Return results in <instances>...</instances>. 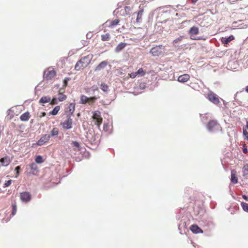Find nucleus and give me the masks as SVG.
Here are the masks:
<instances>
[{
  "mask_svg": "<svg viewBox=\"0 0 248 248\" xmlns=\"http://www.w3.org/2000/svg\"><path fill=\"white\" fill-rule=\"evenodd\" d=\"M246 90L248 93V86L246 87Z\"/></svg>",
  "mask_w": 248,
  "mask_h": 248,
  "instance_id": "nucleus-59",
  "label": "nucleus"
},
{
  "mask_svg": "<svg viewBox=\"0 0 248 248\" xmlns=\"http://www.w3.org/2000/svg\"><path fill=\"white\" fill-rule=\"evenodd\" d=\"M93 56L92 55H88L82 57L79 60V62L82 64V67H86L91 62Z\"/></svg>",
  "mask_w": 248,
  "mask_h": 248,
  "instance_id": "nucleus-5",
  "label": "nucleus"
},
{
  "mask_svg": "<svg viewBox=\"0 0 248 248\" xmlns=\"http://www.w3.org/2000/svg\"><path fill=\"white\" fill-rule=\"evenodd\" d=\"M243 152L245 154H247L248 152V149L246 148L243 149Z\"/></svg>",
  "mask_w": 248,
  "mask_h": 248,
  "instance_id": "nucleus-56",
  "label": "nucleus"
},
{
  "mask_svg": "<svg viewBox=\"0 0 248 248\" xmlns=\"http://www.w3.org/2000/svg\"><path fill=\"white\" fill-rule=\"evenodd\" d=\"M0 161L3 166H7L10 162L9 158L7 157L1 158Z\"/></svg>",
  "mask_w": 248,
  "mask_h": 248,
  "instance_id": "nucleus-28",
  "label": "nucleus"
},
{
  "mask_svg": "<svg viewBox=\"0 0 248 248\" xmlns=\"http://www.w3.org/2000/svg\"><path fill=\"white\" fill-rule=\"evenodd\" d=\"M46 112H42L41 113V115H40V118H42V117H44V116H46Z\"/></svg>",
  "mask_w": 248,
  "mask_h": 248,
  "instance_id": "nucleus-53",
  "label": "nucleus"
},
{
  "mask_svg": "<svg viewBox=\"0 0 248 248\" xmlns=\"http://www.w3.org/2000/svg\"><path fill=\"white\" fill-rule=\"evenodd\" d=\"M191 190V189H190V188H188V189H186V191H189V190Z\"/></svg>",
  "mask_w": 248,
  "mask_h": 248,
  "instance_id": "nucleus-63",
  "label": "nucleus"
},
{
  "mask_svg": "<svg viewBox=\"0 0 248 248\" xmlns=\"http://www.w3.org/2000/svg\"><path fill=\"white\" fill-rule=\"evenodd\" d=\"M189 223V220H187V221L185 219H182L178 225V229L179 230L180 233L181 234L186 233V231H187V222Z\"/></svg>",
  "mask_w": 248,
  "mask_h": 248,
  "instance_id": "nucleus-4",
  "label": "nucleus"
},
{
  "mask_svg": "<svg viewBox=\"0 0 248 248\" xmlns=\"http://www.w3.org/2000/svg\"><path fill=\"white\" fill-rule=\"evenodd\" d=\"M88 101V97H87L86 96L82 94L80 96V104H86Z\"/></svg>",
  "mask_w": 248,
  "mask_h": 248,
  "instance_id": "nucleus-31",
  "label": "nucleus"
},
{
  "mask_svg": "<svg viewBox=\"0 0 248 248\" xmlns=\"http://www.w3.org/2000/svg\"><path fill=\"white\" fill-rule=\"evenodd\" d=\"M92 36V35L91 33H88L87 34H86V37H87V38L88 39H90Z\"/></svg>",
  "mask_w": 248,
  "mask_h": 248,
  "instance_id": "nucleus-52",
  "label": "nucleus"
},
{
  "mask_svg": "<svg viewBox=\"0 0 248 248\" xmlns=\"http://www.w3.org/2000/svg\"><path fill=\"white\" fill-rule=\"evenodd\" d=\"M243 135L245 137V139L248 140V132L245 130H243Z\"/></svg>",
  "mask_w": 248,
  "mask_h": 248,
  "instance_id": "nucleus-51",
  "label": "nucleus"
},
{
  "mask_svg": "<svg viewBox=\"0 0 248 248\" xmlns=\"http://www.w3.org/2000/svg\"><path fill=\"white\" fill-rule=\"evenodd\" d=\"M110 38V34L108 33L103 34L101 36V39L103 41H106L109 40Z\"/></svg>",
  "mask_w": 248,
  "mask_h": 248,
  "instance_id": "nucleus-34",
  "label": "nucleus"
},
{
  "mask_svg": "<svg viewBox=\"0 0 248 248\" xmlns=\"http://www.w3.org/2000/svg\"><path fill=\"white\" fill-rule=\"evenodd\" d=\"M97 98L98 97L96 96H92L88 98V101L92 103H93L95 102Z\"/></svg>",
  "mask_w": 248,
  "mask_h": 248,
  "instance_id": "nucleus-42",
  "label": "nucleus"
},
{
  "mask_svg": "<svg viewBox=\"0 0 248 248\" xmlns=\"http://www.w3.org/2000/svg\"><path fill=\"white\" fill-rule=\"evenodd\" d=\"M190 78L189 75L185 74L179 76L178 77L177 81L179 82L185 83Z\"/></svg>",
  "mask_w": 248,
  "mask_h": 248,
  "instance_id": "nucleus-15",
  "label": "nucleus"
},
{
  "mask_svg": "<svg viewBox=\"0 0 248 248\" xmlns=\"http://www.w3.org/2000/svg\"><path fill=\"white\" fill-rule=\"evenodd\" d=\"M72 115H66L67 119L65 120L68 123H69L71 124H73V120L71 118Z\"/></svg>",
  "mask_w": 248,
  "mask_h": 248,
  "instance_id": "nucleus-44",
  "label": "nucleus"
},
{
  "mask_svg": "<svg viewBox=\"0 0 248 248\" xmlns=\"http://www.w3.org/2000/svg\"><path fill=\"white\" fill-rule=\"evenodd\" d=\"M108 124L104 123L103 124V130L105 131H107L108 130Z\"/></svg>",
  "mask_w": 248,
  "mask_h": 248,
  "instance_id": "nucleus-49",
  "label": "nucleus"
},
{
  "mask_svg": "<svg viewBox=\"0 0 248 248\" xmlns=\"http://www.w3.org/2000/svg\"><path fill=\"white\" fill-rule=\"evenodd\" d=\"M59 94L60 95V96H59V97L58 98V100L59 101H63L65 100L67 98V96L66 95H65L61 93H59Z\"/></svg>",
  "mask_w": 248,
  "mask_h": 248,
  "instance_id": "nucleus-36",
  "label": "nucleus"
},
{
  "mask_svg": "<svg viewBox=\"0 0 248 248\" xmlns=\"http://www.w3.org/2000/svg\"><path fill=\"white\" fill-rule=\"evenodd\" d=\"M92 90L93 92H94L96 90H98V88L96 86H93L92 87Z\"/></svg>",
  "mask_w": 248,
  "mask_h": 248,
  "instance_id": "nucleus-55",
  "label": "nucleus"
},
{
  "mask_svg": "<svg viewBox=\"0 0 248 248\" xmlns=\"http://www.w3.org/2000/svg\"><path fill=\"white\" fill-rule=\"evenodd\" d=\"M241 205L243 210L248 213V203H245L244 202H242L241 203Z\"/></svg>",
  "mask_w": 248,
  "mask_h": 248,
  "instance_id": "nucleus-37",
  "label": "nucleus"
},
{
  "mask_svg": "<svg viewBox=\"0 0 248 248\" xmlns=\"http://www.w3.org/2000/svg\"><path fill=\"white\" fill-rule=\"evenodd\" d=\"M85 67H82V64L80 62H79V61H78L75 66V69L77 71H78L80 69H84Z\"/></svg>",
  "mask_w": 248,
  "mask_h": 248,
  "instance_id": "nucleus-33",
  "label": "nucleus"
},
{
  "mask_svg": "<svg viewBox=\"0 0 248 248\" xmlns=\"http://www.w3.org/2000/svg\"><path fill=\"white\" fill-rule=\"evenodd\" d=\"M51 101V97L49 96H44L42 97L39 101V104H45L46 103H50Z\"/></svg>",
  "mask_w": 248,
  "mask_h": 248,
  "instance_id": "nucleus-23",
  "label": "nucleus"
},
{
  "mask_svg": "<svg viewBox=\"0 0 248 248\" xmlns=\"http://www.w3.org/2000/svg\"><path fill=\"white\" fill-rule=\"evenodd\" d=\"M242 198L246 201H248V197L245 195H244L242 196Z\"/></svg>",
  "mask_w": 248,
  "mask_h": 248,
  "instance_id": "nucleus-54",
  "label": "nucleus"
},
{
  "mask_svg": "<svg viewBox=\"0 0 248 248\" xmlns=\"http://www.w3.org/2000/svg\"><path fill=\"white\" fill-rule=\"evenodd\" d=\"M137 76V74H136V72H132L129 74L130 77L132 78H134Z\"/></svg>",
  "mask_w": 248,
  "mask_h": 248,
  "instance_id": "nucleus-48",
  "label": "nucleus"
},
{
  "mask_svg": "<svg viewBox=\"0 0 248 248\" xmlns=\"http://www.w3.org/2000/svg\"><path fill=\"white\" fill-rule=\"evenodd\" d=\"M30 113L28 111L23 113L20 117V119L22 121H27L30 118Z\"/></svg>",
  "mask_w": 248,
  "mask_h": 248,
  "instance_id": "nucleus-24",
  "label": "nucleus"
},
{
  "mask_svg": "<svg viewBox=\"0 0 248 248\" xmlns=\"http://www.w3.org/2000/svg\"><path fill=\"white\" fill-rule=\"evenodd\" d=\"M205 126L208 131L212 133L215 131L217 126V121L210 119Z\"/></svg>",
  "mask_w": 248,
  "mask_h": 248,
  "instance_id": "nucleus-3",
  "label": "nucleus"
},
{
  "mask_svg": "<svg viewBox=\"0 0 248 248\" xmlns=\"http://www.w3.org/2000/svg\"><path fill=\"white\" fill-rule=\"evenodd\" d=\"M243 173L245 174V172H248V164L245 165L243 168Z\"/></svg>",
  "mask_w": 248,
  "mask_h": 248,
  "instance_id": "nucleus-50",
  "label": "nucleus"
},
{
  "mask_svg": "<svg viewBox=\"0 0 248 248\" xmlns=\"http://www.w3.org/2000/svg\"><path fill=\"white\" fill-rule=\"evenodd\" d=\"M70 79H71L70 78H69V77L65 78L63 80V86L66 87L67 85L68 81H69Z\"/></svg>",
  "mask_w": 248,
  "mask_h": 248,
  "instance_id": "nucleus-45",
  "label": "nucleus"
},
{
  "mask_svg": "<svg viewBox=\"0 0 248 248\" xmlns=\"http://www.w3.org/2000/svg\"><path fill=\"white\" fill-rule=\"evenodd\" d=\"M33 120H31V123H33Z\"/></svg>",
  "mask_w": 248,
  "mask_h": 248,
  "instance_id": "nucleus-62",
  "label": "nucleus"
},
{
  "mask_svg": "<svg viewBox=\"0 0 248 248\" xmlns=\"http://www.w3.org/2000/svg\"><path fill=\"white\" fill-rule=\"evenodd\" d=\"M59 133V130L58 128L54 127L50 131V134H47L48 136H50V138L52 137H55L58 136Z\"/></svg>",
  "mask_w": 248,
  "mask_h": 248,
  "instance_id": "nucleus-27",
  "label": "nucleus"
},
{
  "mask_svg": "<svg viewBox=\"0 0 248 248\" xmlns=\"http://www.w3.org/2000/svg\"><path fill=\"white\" fill-rule=\"evenodd\" d=\"M80 113H78L77 114V116H78V117H80Z\"/></svg>",
  "mask_w": 248,
  "mask_h": 248,
  "instance_id": "nucleus-60",
  "label": "nucleus"
},
{
  "mask_svg": "<svg viewBox=\"0 0 248 248\" xmlns=\"http://www.w3.org/2000/svg\"><path fill=\"white\" fill-rule=\"evenodd\" d=\"M246 127L248 129V120L247 121Z\"/></svg>",
  "mask_w": 248,
  "mask_h": 248,
  "instance_id": "nucleus-58",
  "label": "nucleus"
},
{
  "mask_svg": "<svg viewBox=\"0 0 248 248\" xmlns=\"http://www.w3.org/2000/svg\"><path fill=\"white\" fill-rule=\"evenodd\" d=\"M75 110V104L71 103L65 110L66 115H73Z\"/></svg>",
  "mask_w": 248,
  "mask_h": 248,
  "instance_id": "nucleus-12",
  "label": "nucleus"
},
{
  "mask_svg": "<svg viewBox=\"0 0 248 248\" xmlns=\"http://www.w3.org/2000/svg\"><path fill=\"white\" fill-rule=\"evenodd\" d=\"M143 13V9L141 8L140 7V10L137 13H133V15H134L135 14H137V18H136V22L137 23H140L141 22L142 20V14Z\"/></svg>",
  "mask_w": 248,
  "mask_h": 248,
  "instance_id": "nucleus-16",
  "label": "nucleus"
},
{
  "mask_svg": "<svg viewBox=\"0 0 248 248\" xmlns=\"http://www.w3.org/2000/svg\"><path fill=\"white\" fill-rule=\"evenodd\" d=\"M126 46V44L125 43L121 42L115 48L114 51L116 53H119Z\"/></svg>",
  "mask_w": 248,
  "mask_h": 248,
  "instance_id": "nucleus-19",
  "label": "nucleus"
},
{
  "mask_svg": "<svg viewBox=\"0 0 248 248\" xmlns=\"http://www.w3.org/2000/svg\"><path fill=\"white\" fill-rule=\"evenodd\" d=\"M58 98L53 97L52 100L51 99L50 104L51 105L57 104H58Z\"/></svg>",
  "mask_w": 248,
  "mask_h": 248,
  "instance_id": "nucleus-43",
  "label": "nucleus"
},
{
  "mask_svg": "<svg viewBox=\"0 0 248 248\" xmlns=\"http://www.w3.org/2000/svg\"><path fill=\"white\" fill-rule=\"evenodd\" d=\"M149 85V80L147 78H144L139 81V88L140 90H143L146 88H148Z\"/></svg>",
  "mask_w": 248,
  "mask_h": 248,
  "instance_id": "nucleus-11",
  "label": "nucleus"
},
{
  "mask_svg": "<svg viewBox=\"0 0 248 248\" xmlns=\"http://www.w3.org/2000/svg\"><path fill=\"white\" fill-rule=\"evenodd\" d=\"M31 194L28 192H23L20 193V199L24 202H28L31 200Z\"/></svg>",
  "mask_w": 248,
  "mask_h": 248,
  "instance_id": "nucleus-7",
  "label": "nucleus"
},
{
  "mask_svg": "<svg viewBox=\"0 0 248 248\" xmlns=\"http://www.w3.org/2000/svg\"><path fill=\"white\" fill-rule=\"evenodd\" d=\"M101 89L105 92H107L108 90V86L107 84L105 83H101Z\"/></svg>",
  "mask_w": 248,
  "mask_h": 248,
  "instance_id": "nucleus-35",
  "label": "nucleus"
},
{
  "mask_svg": "<svg viewBox=\"0 0 248 248\" xmlns=\"http://www.w3.org/2000/svg\"><path fill=\"white\" fill-rule=\"evenodd\" d=\"M218 107L219 108H221L223 110H224L225 112L227 114L228 113V106L229 103L225 102L223 99L221 98L218 97Z\"/></svg>",
  "mask_w": 248,
  "mask_h": 248,
  "instance_id": "nucleus-6",
  "label": "nucleus"
},
{
  "mask_svg": "<svg viewBox=\"0 0 248 248\" xmlns=\"http://www.w3.org/2000/svg\"><path fill=\"white\" fill-rule=\"evenodd\" d=\"M30 169L32 172H27V175H35L38 172V166L35 163L32 162L29 165Z\"/></svg>",
  "mask_w": 248,
  "mask_h": 248,
  "instance_id": "nucleus-10",
  "label": "nucleus"
},
{
  "mask_svg": "<svg viewBox=\"0 0 248 248\" xmlns=\"http://www.w3.org/2000/svg\"><path fill=\"white\" fill-rule=\"evenodd\" d=\"M231 183L235 184L238 183V179L236 175V171L234 170H231Z\"/></svg>",
  "mask_w": 248,
  "mask_h": 248,
  "instance_id": "nucleus-22",
  "label": "nucleus"
},
{
  "mask_svg": "<svg viewBox=\"0 0 248 248\" xmlns=\"http://www.w3.org/2000/svg\"><path fill=\"white\" fill-rule=\"evenodd\" d=\"M191 231L195 234L202 233L203 232L202 230L200 228L197 224H193L190 227Z\"/></svg>",
  "mask_w": 248,
  "mask_h": 248,
  "instance_id": "nucleus-13",
  "label": "nucleus"
},
{
  "mask_svg": "<svg viewBox=\"0 0 248 248\" xmlns=\"http://www.w3.org/2000/svg\"><path fill=\"white\" fill-rule=\"evenodd\" d=\"M207 98L211 102H213L215 104H217V97L215 93H211L208 94Z\"/></svg>",
  "mask_w": 248,
  "mask_h": 248,
  "instance_id": "nucleus-18",
  "label": "nucleus"
},
{
  "mask_svg": "<svg viewBox=\"0 0 248 248\" xmlns=\"http://www.w3.org/2000/svg\"><path fill=\"white\" fill-rule=\"evenodd\" d=\"M176 217H177V218H178V219H179V218H180V217H178V216H176Z\"/></svg>",
  "mask_w": 248,
  "mask_h": 248,
  "instance_id": "nucleus-64",
  "label": "nucleus"
},
{
  "mask_svg": "<svg viewBox=\"0 0 248 248\" xmlns=\"http://www.w3.org/2000/svg\"><path fill=\"white\" fill-rule=\"evenodd\" d=\"M56 75V72L54 70H52L47 71V73L46 75L45 78L46 80H50L51 79Z\"/></svg>",
  "mask_w": 248,
  "mask_h": 248,
  "instance_id": "nucleus-20",
  "label": "nucleus"
},
{
  "mask_svg": "<svg viewBox=\"0 0 248 248\" xmlns=\"http://www.w3.org/2000/svg\"><path fill=\"white\" fill-rule=\"evenodd\" d=\"M108 64V62L107 61H104L101 62L95 68V71H99L104 68Z\"/></svg>",
  "mask_w": 248,
  "mask_h": 248,
  "instance_id": "nucleus-17",
  "label": "nucleus"
},
{
  "mask_svg": "<svg viewBox=\"0 0 248 248\" xmlns=\"http://www.w3.org/2000/svg\"><path fill=\"white\" fill-rule=\"evenodd\" d=\"M136 72V74L139 76H143L145 74V72L143 71V69L142 68H140L138 70V71Z\"/></svg>",
  "mask_w": 248,
  "mask_h": 248,
  "instance_id": "nucleus-38",
  "label": "nucleus"
},
{
  "mask_svg": "<svg viewBox=\"0 0 248 248\" xmlns=\"http://www.w3.org/2000/svg\"><path fill=\"white\" fill-rule=\"evenodd\" d=\"M188 33L190 35V38L193 40H204L203 37H196V35L199 33V29L195 26H193L189 29Z\"/></svg>",
  "mask_w": 248,
  "mask_h": 248,
  "instance_id": "nucleus-2",
  "label": "nucleus"
},
{
  "mask_svg": "<svg viewBox=\"0 0 248 248\" xmlns=\"http://www.w3.org/2000/svg\"><path fill=\"white\" fill-rule=\"evenodd\" d=\"M12 212L11 213V215L12 216H14L16 214V203H14V204H12Z\"/></svg>",
  "mask_w": 248,
  "mask_h": 248,
  "instance_id": "nucleus-40",
  "label": "nucleus"
},
{
  "mask_svg": "<svg viewBox=\"0 0 248 248\" xmlns=\"http://www.w3.org/2000/svg\"><path fill=\"white\" fill-rule=\"evenodd\" d=\"M97 111H95V112L94 113V114H94V115H96V114H97Z\"/></svg>",
  "mask_w": 248,
  "mask_h": 248,
  "instance_id": "nucleus-61",
  "label": "nucleus"
},
{
  "mask_svg": "<svg viewBox=\"0 0 248 248\" xmlns=\"http://www.w3.org/2000/svg\"><path fill=\"white\" fill-rule=\"evenodd\" d=\"M60 106H57L54 107V108L49 112V115H52L53 116L56 115L59 110H60Z\"/></svg>",
  "mask_w": 248,
  "mask_h": 248,
  "instance_id": "nucleus-29",
  "label": "nucleus"
},
{
  "mask_svg": "<svg viewBox=\"0 0 248 248\" xmlns=\"http://www.w3.org/2000/svg\"><path fill=\"white\" fill-rule=\"evenodd\" d=\"M201 121L203 124H206L210 119L212 118V115L209 113H205V114H201Z\"/></svg>",
  "mask_w": 248,
  "mask_h": 248,
  "instance_id": "nucleus-14",
  "label": "nucleus"
},
{
  "mask_svg": "<svg viewBox=\"0 0 248 248\" xmlns=\"http://www.w3.org/2000/svg\"><path fill=\"white\" fill-rule=\"evenodd\" d=\"M234 36L232 35L229 36V37H222L220 39V40L222 44H227L230 43L231 41L234 39Z\"/></svg>",
  "mask_w": 248,
  "mask_h": 248,
  "instance_id": "nucleus-21",
  "label": "nucleus"
},
{
  "mask_svg": "<svg viewBox=\"0 0 248 248\" xmlns=\"http://www.w3.org/2000/svg\"><path fill=\"white\" fill-rule=\"evenodd\" d=\"M49 140L50 136H48L47 134H45L41 137V138L39 140L37 141L36 144L37 145L41 146L48 141Z\"/></svg>",
  "mask_w": 248,
  "mask_h": 248,
  "instance_id": "nucleus-9",
  "label": "nucleus"
},
{
  "mask_svg": "<svg viewBox=\"0 0 248 248\" xmlns=\"http://www.w3.org/2000/svg\"><path fill=\"white\" fill-rule=\"evenodd\" d=\"M120 22V20L119 19H115L113 21H112L111 22H110V25H109V27H113L117 25L118 24V23H119Z\"/></svg>",
  "mask_w": 248,
  "mask_h": 248,
  "instance_id": "nucleus-39",
  "label": "nucleus"
},
{
  "mask_svg": "<svg viewBox=\"0 0 248 248\" xmlns=\"http://www.w3.org/2000/svg\"><path fill=\"white\" fill-rule=\"evenodd\" d=\"M35 161L36 163L40 164L43 162L42 156L40 155H37L35 158Z\"/></svg>",
  "mask_w": 248,
  "mask_h": 248,
  "instance_id": "nucleus-32",
  "label": "nucleus"
},
{
  "mask_svg": "<svg viewBox=\"0 0 248 248\" xmlns=\"http://www.w3.org/2000/svg\"><path fill=\"white\" fill-rule=\"evenodd\" d=\"M184 38V36H180L179 37L176 38L173 41V45L175 47H178L179 46L177 45V44L182 40Z\"/></svg>",
  "mask_w": 248,
  "mask_h": 248,
  "instance_id": "nucleus-30",
  "label": "nucleus"
},
{
  "mask_svg": "<svg viewBox=\"0 0 248 248\" xmlns=\"http://www.w3.org/2000/svg\"><path fill=\"white\" fill-rule=\"evenodd\" d=\"M12 181L11 180H9L8 181H5V183L3 184V187L4 188H5V187H7L10 186L11 185Z\"/></svg>",
  "mask_w": 248,
  "mask_h": 248,
  "instance_id": "nucleus-41",
  "label": "nucleus"
},
{
  "mask_svg": "<svg viewBox=\"0 0 248 248\" xmlns=\"http://www.w3.org/2000/svg\"><path fill=\"white\" fill-rule=\"evenodd\" d=\"M165 46L159 45L152 47L150 52L153 56H159L165 53Z\"/></svg>",
  "mask_w": 248,
  "mask_h": 248,
  "instance_id": "nucleus-1",
  "label": "nucleus"
},
{
  "mask_svg": "<svg viewBox=\"0 0 248 248\" xmlns=\"http://www.w3.org/2000/svg\"><path fill=\"white\" fill-rule=\"evenodd\" d=\"M124 10L125 12V14L128 15L130 14V12L131 10V8L129 6H125L124 7Z\"/></svg>",
  "mask_w": 248,
  "mask_h": 248,
  "instance_id": "nucleus-46",
  "label": "nucleus"
},
{
  "mask_svg": "<svg viewBox=\"0 0 248 248\" xmlns=\"http://www.w3.org/2000/svg\"><path fill=\"white\" fill-rule=\"evenodd\" d=\"M86 137L91 143H95L96 136L93 131L89 130V132L87 133Z\"/></svg>",
  "mask_w": 248,
  "mask_h": 248,
  "instance_id": "nucleus-8",
  "label": "nucleus"
},
{
  "mask_svg": "<svg viewBox=\"0 0 248 248\" xmlns=\"http://www.w3.org/2000/svg\"><path fill=\"white\" fill-rule=\"evenodd\" d=\"M71 145L74 147V150H77L78 151H80L81 150V147L79 143L77 141H72L71 142Z\"/></svg>",
  "mask_w": 248,
  "mask_h": 248,
  "instance_id": "nucleus-25",
  "label": "nucleus"
},
{
  "mask_svg": "<svg viewBox=\"0 0 248 248\" xmlns=\"http://www.w3.org/2000/svg\"><path fill=\"white\" fill-rule=\"evenodd\" d=\"M20 170V166H16L15 169V170L16 171V176H15L16 178H17L18 176L19 173V170Z\"/></svg>",
  "mask_w": 248,
  "mask_h": 248,
  "instance_id": "nucleus-47",
  "label": "nucleus"
},
{
  "mask_svg": "<svg viewBox=\"0 0 248 248\" xmlns=\"http://www.w3.org/2000/svg\"><path fill=\"white\" fill-rule=\"evenodd\" d=\"M198 1V0H191V2L193 4H195V3Z\"/></svg>",
  "mask_w": 248,
  "mask_h": 248,
  "instance_id": "nucleus-57",
  "label": "nucleus"
},
{
  "mask_svg": "<svg viewBox=\"0 0 248 248\" xmlns=\"http://www.w3.org/2000/svg\"><path fill=\"white\" fill-rule=\"evenodd\" d=\"M61 125L62 126L63 128L66 130H69L72 128V124H70L69 123H68L66 121H65L61 123Z\"/></svg>",
  "mask_w": 248,
  "mask_h": 248,
  "instance_id": "nucleus-26",
  "label": "nucleus"
}]
</instances>
